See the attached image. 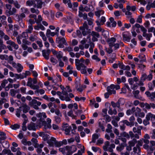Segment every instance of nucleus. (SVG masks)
Here are the masks:
<instances>
[{
	"label": "nucleus",
	"instance_id": "nucleus-50",
	"mask_svg": "<svg viewBox=\"0 0 155 155\" xmlns=\"http://www.w3.org/2000/svg\"><path fill=\"white\" fill-rule=\"evenodd\" d=\"M54 144L56 147H59L62 145V143L61 141H57L56 140Z\"/></svg>",
	"mask_w": 155,
	"mask_h": 155
},
{
	"label": "nucleus",
	"instance_id": "nucleus-19",
	"mask_svg": "<svg viewBox=\"0 0 155 155\" xmlns=\"http://www.w3.org/2000/svg\"><path fill=\"white\" fill-rule=\"evenodd\" d=\"M145 94L148 97H150V99L152 101L154 100L155 97V91L151 93H150L149 91H147L146 92Z\"/></svg>",
	"mask_w": 155,
	"mask_h": 155
},
{
	"label": "nucleus",
	"instance_id": "nucleus-32",
	"mask_svg": "<svg viewBox=\"0 0 155 155\" xmlns=\"http://www.w3.org/2000/svg\"><path fill=\"white\" fill-rule=\"evenodd\" d=\"M120 135L122 137H125L127 139H129L130 138V136L129 134L126 132H123L121 133Z\"/></svg>",
	"mask_w": 155,
	"mask_h": 155
},
{
	"label": "nucleus",
	"instance_id": "nucleus-11",
	"mask_svg": "<svg viewBox=\"0 0 155 155\" xmlns=\"http://www.w3.org/2000/svg\"><path fill=\"white\" fill-rule=\"evenodd\" d=\"M143 147L144 148L147 150L148 154L152 153L154 150V148L151 146H149L148 144H144Z\"/></svg>",
	"mask_w": 155,
	"mask_h": 155
},
{
	"label": "nucleus",
	"instance_id": "nucleus-26",
	"mask_svg": "<svg viewBox=\"0 0 155 155\" xmlns=\"http://www.w3.org/2000/svg\"><path fill=\"white\" fill-rule=\"evenodd\" d=\"M19 92V91L17 89H12L10 90V94L12 96H14Z\"/></svg>",
	"mask_w": 155,
	"mask_h": 155
},
{
	"label": "nucleus",
	"instance_id": "nucleus-40",
	"mask_svg": "<svg viewBox=\"0 0 155 155\" xmlns=\"http://www.w3.org/2000/svg\"><path fill=\"white\" fill-rule=\"evenodd\" d=\"M31 141L33 143V145L35 147H37V146L39 145L37 143L38 141L36 139L33 138L32 139Z\"/></svg>",
	"mask_w": 155,
	"mask_h": 155
},
{
	"label": "nucleus",
	"instance_id": "nucleus-7",
	"mask_svg": "<svg viewBox=\"0 0 155 155\" xmlns=\"http://www.w3.org/2000/svg\"><path fill=\"white\" fill-rule=\"evenodd\" d=\"M91 35L92 36V41L94 42L98 41L97 38L100 37V34L97 32L92 31Z\"/></svg>",
	"mask_w": 155,
	"mask_h": 155
},
{
	"label": "nucleus",
	"instance_id": "nucleus-10",
	"mask_svg": "<svg viewBox=\"0 0 155 155\" xmlns=\"http://www.w3.org/2000/svg\"><path fill=\"white\" fill-rule=\"evenodd\" d=\"M36 2H35L34 7L37 8H41L42 7V2L41 0H35Z\"/></svg>",
	"mask_w": 155,
	"mask_h": 155
},
{
	"label": "nucleus",
	"instance_id": "nucleus-20",
	"mask_svg": "<svg viewBox=\"0 0 155 155\" xmlns=\"http://www.w3.org/2000/svg\"><path fill=\"white\" fill-rule=\"evenodd\" d=\"M115 88L116 90H118L120 88H107V92L109 93V94H115L116 93V91L114 89Z\"/></svg>",
	"mask_w": 155,
	"mask_h": 155
},
{
	"label": "nucleus",
	"instance_id": "nucleus-28",
	"mask_svg": "<svg viewBox=\"0 0 155 155\" xmlns=\"http://www.w3.org/2000/svg\"><path fill=\"white\" fill-rule=\"evenodd\" d=\"M69 148L71 154H72L73 153L76 151L77 150L76 147L74 145L69 146Z\"/></svg>",
	"mask_w": 155,
	"mask_h": 155
},
{
	"label": "nucleus",
	"instance_id": "nucleus-9",
	"mask_svg": "<svg viewBox=\"0 0 155 155\" xmlns=\"http://www.w3.org/2000/svg\"><path fill=\"white\" fill-rule=\"evenodd\" d=\"M140 148L137 147H134L133 151L131 153V155H140Z\"/></svg>",
	"mask_w": 155,
	"mask_h": 155
},
{
	"label": "nucleus",
	"instance_id": "nucleus-6",
	"mask_svg": "<svg viewBox=\"0 0 155 155\" xmlns=\"http://www.w3.org/2000/svg\"><path fill=\"white\" fill-rule=\"evenodd\" d=\"M27 128L29 130L35 131L37 128V125L35 123L31 122L28 125Z\"/></svg>",
	"mask_w": 155,
	"mask_h": 155
},
{
	"label": "nucleus",
	"instance_id": "nucleus-17",
	"mask_svg": "<svg viewBox=\"0 0 155 155\" xmlns=\"http://www.w3.org/2000/svg\"><path fill=\"white\" fill-rule=\"evenodd\" d=\"M16 17V20L17 21H23L22 19L23 18L25 17V14H24L23 13H21L20 15L16 14L15 15Z\"/></svg>",
	"mask_w": 155,
	"mask_h": 155
},
{
	"label": "nucleus",
	"instance_id": "nucleus-3",
	"mask_svg": "<svg viewBox=\"0 0 155 155\" xmlns=\"http://www.w3.org/2000/svg\"><path fill=\"white\" fill-rule=\"evenodd\" d=\"M36 116L39 118V122L38 124V126L41 127L42 126V124L44 121V119L46 118L47 116L46 114L44 112L39 113L36 114Z\"/></svg>",
	"mask_w": 155,
	"mask_h": 155
},
{
	"label": "nucleus",
	"instance_id": "nucleus-53",
	"mask_svg": "<svg viewBox=\"0 0 155 155\" xmlns=\"http://www.w3.org/2000/svg\"><path fill=\"white\" fill-rule=\"evenodd\" d=\"M152 114L151 113H148L146 116V119H147L148 120H150L151 119V120L152 119Z\"/></svg>",
	"mask_w": 155,
	"mask_h": 155
},
{
	"label": "nucleus",
	"instance_id": "nucleus-31",
	"mask_svg": "<svg viewBox=\"0 0 155 155\" xmlns=\"http://www.w3.org/2000/svg\"><path fill=\"white\" fill-rule=\"evenodd\" d=\"M21 10L22 12L21 13H24V14H28L29 13V12L28 9L26 8L22 7L21 8Z\"/></svg>",
	"mask_w": 155,
	"mask_h": 155
},
{
	"label": "nucleus",
	"instance_id": "nucleus-46",
	"mask_svg": "<svg viewBox=\"0 0 155 155\" xmlns=\"http://www.w3.org/2000/svg\"><path fill=\"white\" fill-rule=\"evenodd\" d=\"M19 125L15 124L13 125H11L10 127L12 129L16 130L17 129L19 128Z\"/></svg>",
	"mask_w": 155,
	"mask_h": 155
},
{
	"label": "nucleus",
	"instance_id": "nucleus-41",
	"mask_svg": "<svg viewBox=\"0 0 155 155\" xmlns=\"http://www.w3.org/2000/svg\"><path fill=\"white\" fill-rule=\"evenodd\" d=\"M31 12L32 13H35L36 14H38L39 13V11L38 9H35L34 8H32L30 9Z\"/></svg>",
	"mask_w": 155,
	"mask_h": 155
},
{
	"label": "nucleus",
	"instance_id": "nucleus-45",
	"mask_svg": "<svg viewBox=\"0 0 155 155\" xmlns=\"http://www.w3.org/2000/svg\"><path fill=\"white\" fill-rule=\"evenodd\" d=\"M35 1L33 0L28 1L26 2V5L29 6H31L32 5H34Z\"/></svg>",
	"mask_w": 155,
	"mask_h": 155
},
{
	"label": "nucleus",
	"instance_id": "nucleus-49",
	"mask_svg": "<svg viewBox=\"0 0 155 155\" xmlns=\"http://www.w3.org/2000/svg\"><path fill=\"white\" fill-rule=\"evenodd\" d=\"M39 34L40 36L42 37L43 40L45 41H46L47 40V38L44 33L42 31H40L39 32Z\"/></svg>",
	"mask_w": 155,
	"mask_h": 155
},
{
	"label": "nucleus",
	"instance_id": "nucleus-35",
	"mask_svg": "<svg viewBox=\"0 0 155 155\" xmlns=\"http://www.w3.org/2000/svg\"><path fill=\"white\" fill-rule=\"evenodd\" d=\"M88 26L87 25V22L85 21L84 23L83 26L80 27V29H84L88 30Z\"/></svg>",
	"mask_w": 155,
	"mask_h": 155
},
{
	"label": "nucleus",
	"instance_id": "nucleus-38",
	"mask_svg": "<svg viewBox=\"0 0 155 155\" xmlns=\"http://www.w3.org/2000/svg\"><path fill=\"white\" fill-rule=\"evenodd\" d=\"M42 20V18L41 15H38V18H36L35 21L37 24H39Z\"/></svg>",
	"mask_w": 155,
	"mask_h": 155
},
{
	"label": "nucleus",
	"instance_id": "nucleus-13",
	"mask_svg": "<svg viewBox=\"0 0 155 155\" xmlns=\"http://www.w3.org/2000/svg\"><path fill=\"white\" fill-rule=\"evenodd\" d=\"M118 65L120 68L124 70L129 71L130 70V67L128 65L125 66L122 63H119Z\"/></svg>",
	"mask_w": 155,
	"mask_h": 155
},
{
	"label": "nucleus",
	"instance_id": "nucleus-27",
	"mask_svg": "<svg viewBox=\"0 0 155 155\" xmlns=\"http://www.w3.org/2000/svg\"><path fill=\"white\" fill-rule=\"evenodd\" d=\"M143 36L144 37H146V39L148 41L150 40V38L152 36V34L151 33L147 34L146 32L143 33Z\"/></svg>",
	"mask_w": 155,
	"mask_h": 155
},
{
	"label": "nucleus",
	"instance_id": "nucleus-5",
	"mask_svg": "<svg viewBox=\"0 0 155 155\" xmlns=\"http://www.w3.org/2000/svg\"><path fill=\"white\" fill-rule=\"evenodd\" d=\"M46 122L44 120L43 121V123L42 124V126H44V130H46L48 128H51V120L49 118H47V119Z\"/></svg>",
	"mask_w": 155,
	"mask_h": 155
},
{
	"label": "nucleus",
	"instance_id": "nucleus-16",
	"mask_svg": "<svg viewBox=\"0 0 155 155\" xmlns=\"http://www.w3.org/2000/svg\"><path fill=\"white\" fill-rule=\"evenodd\" d=\"M142 129V127L141 126H139L137 128L134 127L133 129V130L134 133H137L139 134L140 135H141V130Z\"/></svg>",
	"mask_w": 155,
	"mask_h": 155
},
{
	"label": "nucleus",
	"instance_id": "nucleus-14",
	"mask_svg": "<svg viewBox=\"0 0 155 155\" xmlns=\"http://www.w3.org/2000/svg\"><path fill=\"white\" fill-rule=\"evenodd\" d=\"M56 140V139L53 137H51L50 139L48 140L47 143L49 144V146L52 147L54 146Z\"/></svg>",
	"mask_w": 155,
	"mask_h": 155
},
{
	"label": "nucleus",
	"instance_id": "nucleus-52",
	"mask_svg": "<svg viewBox=\"0 0 155 155\" xmlns=\"http://www.w3.org/2000/svg\"><path fill=\"white\" fill-rule=\"evenodd\" d=\"M65 154L66 153H71V152L69 148V146H67L65 147Z\"/></svg>",
	"mask_w": 155,
	"mask_h": 155
},
{
	"label": "nucleus",
	"instance_id": "nucleus-18",
	"mask_svg": "<svg viewBox=\"0 0 155 155\" xmlns=\"http://www.w3.org/2000/svg\"><path fill=\"white\" fill-rule=\"evenodd\" d=\"M56 40L58 41V43H63L66 45H68V44L66 42V40L64 38L59 37L57 38Z\"/></svg>",
	"mask_w": 155,
	"mask_h": 155
},
{
	"label": "nucleus",
	"instance_id": "nucleus-8",
	"mask_svg": "<svg viewBox=\"0 0 155 155\" xmlns=\"http://www.w3.org/2000/svg\"><path fill=\"white\" fill-rule=\"evenodd\" d=\"M21 105L19 108H23V112L24 113H26L30 109L29 107L25 103H22Z\"/></svg>",
	"mask_w": 155,
	"mask_h": 155
},
{
	"label": "nucleus",
	"instance_id": "nucleus-33",
	"mask_svg": "<svg viewBox=\"0 0 155 155\" xmlns=\"http://www.w3.org/2000/svg\"><path fill=\"white\" fill-rule=\"evenodd\" d=\"M98 135L97 134H93L92 136V140L90 142V143L91 142H93L94 143H95L96 140L98 138Z\"/></svg>",
	"mask_w": 155,
	"mask_h": 155
},
{
	"label": "nucleus",
	"instance_id": "nucleus-36",
	"mask_svg": "<svg viewBox=\"0 0 155 155\" xmlns=\"http://www.w3.org/2000/svg\"><path fill=\"white\" fill-rule=\"evenodd\" d=\"M71 129V126L67 127V128L65 129L64 130L65 131V134L66 135H69Z\"/></svg>",
	"mask_w": 155,
	"mask_h": 155
},
{
	"label": "nucleus",
	"instance_id": "nucleus-24",
	"mask_svg": "<svg viewBox=\"0 0 155 155\" xmlns=\"http://www.w3.org/2000/svg\"><path fill=\"white\" fill-rule=\"evenodd\" d=\"M37 147H35L37 148V152L38 153V154L40 153L42 151L41 148L43 147L44 145L43 144H39L37 146Z\"/></svg>",
	"mask_w": 155,
	"mask_h": 155
},
{
	"label": "nucleus",
	"instance_id": "nucleus-48",
	"mask_svg": "<svg viewBox=\"0 0 155 155\" xmlns=\"http://www.w3.org/2000/svg\"><path fill=\"white\" fill-rule=\"evenodd\" d=\"M62 52L60 51L58 52L57 54L56 55V57L58 59V60H61V58H62Z\"/></svg>",
	"mask_w": 155,
	"mask_h": 155
},
{
	"label": "nucleus",
	"instance_id": "nucleus-61",
	"mask_svg": "<svg viewBox=\"0 0 155 155\" xmlns=\"http://www.w3.org/2000/svg\"><path fill=\"white\" fill-rule=\"evenodd\" d=\"M68 116L72 117L73 118H74L76 117L73 115V112L71 110L68 113Z\"/></svg>",
	"mask_w": 155,
	"mask_h": 155
},
{
	"label": "nucleus",
	"instance_id": "nucleus-43",
	"mask_svg": "<svg viewBox=\"0 0 155 155\" xmlns=\"http://www.w3.org/2000/svg\"><path fill=\"white\" fill-rule=\"evenodd\" d=\"M33 29V28L32 25H29L28 26V28L26 30V31L27 32V33H31Z\"/></svg>",
	"mask_w": 155,
	"mask_h": 155
},
{
	"label": "nucleus",
	"instance_id": "nucleus-21",
	"mask_svg": "<svg viewBox=\"0 0 155 155\" xmlns=\"http://www.w3.org/2000/svg\"><path fill=\"white\" fill-rule=\"evenodd\" d=\"M62 93L63 95H66L68 92L71 91V90L70 88H62Z\"/></svg>",
	"mask_w": 155,
	"mask_h": 155
},
{
	"label": "nucleus",
	"instance_id": "nucleus-51",
	"mask_svg": "<svg viewBox=\"0 0 155 155\" xmlns=\"http://www.w3.org/2000/svg\"><path fill=\"white\" fill-rule=\"evenodd\" d=\"M28 33H27L26 31L25 32H24L22 33L21 35L20 36H21V38H24V39H26L28 37Z\"/></svg>",
	"mask_w": 155,
	"mask_h": 155
},
{
	"label": "nucleus",
	"instance_id": "nucleus-2",
	"mask_svg": "<svg viewBox=\"0 0 155 155\" xmlns=\"http://www.w3.org/2000/svg\"><path fill=\"white\" fill-rule=\"evenodd\" d=\"M84 60L83 58H82L80 59H76L75 60V64L76 69L78 71L81 70V67H85V65L83 63Z\"/></svg>",
	"mask_w": 155,
	"mask_h": 155
},
{
	"label": "nucleus",
	"instance_id": "nucleus-29",
	"mask_svg": "<svg viewBox=\"0 0 155 155\" xmlns=\"http://www.w3.org/2000/svg\"><path fill=\"white\" fill-rule=\"evenodd\" d=\"M123 37L124 41L127 42H129L130 41V38L127 35L123 34Z\"/></svg>",
	"mask_w": 155,
	"mask_h": 155
},
{
	"label": "nucleus",
	"instance_id": "nucleus-25",
	"mask_svg": "<svg viewBox=\"0 0 155 155\" xmlns=\"http://www.w3.org/2000/svg\"><path fill=\"white\" fill-rule=\"evenodd\" d=\"M16 68L17 71L18 73H20L22 71L23 69V67L21 64L19 63H18Z\"/></svg>",
	"mask_w": 155,
	"mask_h": 155
},
{
	"label": "nucleus",
	"instance_id": "nucleus-63",
	"mask_svg": "<svg viewBox=\"0 0 155 155\" xmlns=\"http://www.w3.org/2000/svg\"><path fill=\"white\" fill-rule=\"evenodd\" d=\"M78 43V41L75 39L72 40L71 41V45L73 46L77 45Z\"/></svg>",
	"mask_w": 155,
	"mask_h": 155
},
{
	"label": "nucleus",
	"instance_id": "nucleus-62",
	"mask_svg": "<svg viewBox=\"0 0 155 155\" xmlns=\"http://www.w3.org/2000/svg\"><path fill=\"white\" fill-rule=\"evenodd\" d=\"M124 146L121 145L117 147L116 148V149L118 151H121L124 149Z\"/></svg>",
	"mask_w": 155,
	"mask_h": 155
},
{
	"label": "nucleus",
	"instance_id": "nucleus-12",
	"mask_svg": "<svg viewBox=\"0 0 155 155\" xmlns=\"http://www.w3.org/2000/svg\"><path fill=\"white\" fill-rule=\"evenodd\" d=\"M6 43L7 45H9L12 46L15 50H17L18 48V45L17 44H16L14 42L11 41H6Z\"/></svg>",
	"mask_w": 155,
	"mask_h": 155
},
{
	"label": "nucleus",
	"instance_id": "nucleus-22",
	"mask_svg": "<svg viewBox=\"0 0 155 155\" xmlns=\"http://www.w3.org/2000/svg\"><path fill=\"white\" fill-rule=\"evenodd\" d=\"M34 89L35 90V93L38 94L40 93L41 94H43L45 93V91L42 89H39L38 88H34Z\"/></svg>",
	"mask_w": 155,
	"mask_h": 155
},
{
	"label": "nucleus",
	"instance_id": "nucleus-58",
	"mask_svg": "<svg viewBox=\"0 0 155 155\" xmlns=\"http://www.w3.org/2000/svg\"><path fill=\"white\" fill-rule=\"evenodd\" d=\"M113 57L111 59L109 60V62L110 63H112L114 61L116 58V55L115 54L113 53L112 54Z\"/></svg>",
	"mask_w": 155,
	"mask_h": 155
},
{
	"label": "nucleus",
	"instance_id": "nucleus-30",
	"mask_svg": "<svg viewBox=\"0 0 155 155\" xmlns=\"http://www.w3.org/2000/svg\"><path fill=\"white\" fill-rule=\"evenodd\" d=\"M137 143V140L135 139H133L132 140L128 142L129 144L131 146H134L135 144Z\"/></svg>",
	"mask_w": 155,
	"mask_h": 155
},
{
	"label": "nucleus",
	"instance_id": "nucleus-47",
	"mask_svg": "<svg viewBox=\"0 0 155 155\" xmlns=\"http://www.w3.org/2000/svg\"><path fill=\"white\" fill-rule=\"evenodd\" d=\"M63 50L65 52L68 51L70 52L73 51V49L71 47L68 46L64 49Z\"/></svg>",
	"mask_w": 155,
	"mask_h": 155
},
{
	"label": "nucleus",
	"instance_id": "nucleus-23",
	"mask_svg": "<svg viewBox=\"0 0 155 155\" xmlns=\"http://www.w3.org/2000/svg\"><path fill=\"white\" fill-rule=\"evenodd\" d=\"M120 100L117 102L116 103L114 102V101H111V105L114 108L117 107L119 108L120 107V103L119 102Z\"/></svg>",
	"mask_w": 155,
	"mask_h": 155
},
{
	"label": "nucleus",
	"instance_id": "nucleus-4",
	"mask_svg": "<svg viewBox=\"0 0 155 155\" xmlns=\"http://www.w3.org/2000/svg\"><path fill=\"white\" fill-rule=\"evenodd\" d=\"M28 104L35 109L38 110L39 108L38 106H40L41 104V103L36 100L33 99L29 102Z\"/></svg>",
	"mask_w": 155,
	"mask_h": 155
},
{
	"label": "nucleus",
	"instance_id": "nucleus-39",
	"mask_svg": "<svg viewBox=\"0 0 155 155\" xmlns=\"http://www.w3.org/2000/svg\"><path fill=\"white\" fill-rule=\"evenodd\" d=\"M81 31L82 34L84 36H85L87 35V34L91 33V30L89 29L87 32L85 31V29H80Z\"/></svg>",
	"mask_w": 155,
	"mask_h": 155
},
{
	"label": "nucleus",
	"instance_id": "nucleus-57",
	"mask_svg": "<svg viewBox=\"0 0 155 155\" xmlns=\"http://www.w3.org/2000/svg\"><path fill=\"white\" fill-rule=\"evenodd\" d=\"M32 80L31 78H29L28 79V81L27 84V86L31 87L32 86Z\"/></svg>",
	"mask_w": 155,
	"mask_h": 155
},
{
	"label": "nucleus",
	"instance_id": "nucleus-64",
	"mask_svg": "<svg viewBox=\"0 0 155 155\" xmlns=\"http://www.w3.org/2000/svg\"><path fill=\"white\" fill-rule=\"evenodd\" d=\"M50 60L51 62L54 63V64H55L58 63L57 60L55 58L53 57H51L50 59Z\"/></svg>",
	"mask_w": 155,
	"mask_h": 155
},
{
	"label": "nucleus",
	"instance_id": "nucleus-60",
	"mask_svg": "<svg viewBox=\"0 0 155 155\" xmlns=\"http://www.w3.org/2000/svg\"><path fill=\"white\" fill-rule=\"evenodd\" d=\"M151 138L153 139H155V129H153L152 132L150 133Z\"/></svg>",
	"mask_w": 155,
	"mask_h": 155
},
{
	"label": "nucleus",
	"instance_id": "nucleus-54",
	"mask_svg": "<svg viewBox=\"0 0 155 155\" xmlns=\"http://www.w3.org/2000/svg\"><path fill=\"white\" fill-rule=\"evenodd\" d=\"M17 12L16 9L14 7L12 8V10H10V15H15Z\"/></svg>",
	"mask_w": 155,
	"mask_h": 155
},
{
	"label": "nucleus",
	"instance_id": "nucleus-55",
	"mask_svg": "<svg viewBox=\"0 0 155 155\" xmlns=\"http://www.w3.org/2000/svg\"><path fill=\"white\" fill-rule=\"evenodd\" d=\"M141 110L139 108L137 107L136 108V110L135 111V115L137 116L138 117V115L141 112Z\"/></svg>",
	"mask_w": 155,
	"mask_h": 155
},
{
	"label": "nucleus",
	"instance_id": "nucleus-56",
	"mask_svg": "<svg viewBox=\"0 0 155 155\" xmlns=\"http://www.w3.org/2000/svg\"><path fill=\"white\" fill-rule=\"evenodd\" d=\"M87 67L85 65V67H81V68H82L81 69V73L83 74H86L87 73V71L86 68Z\"/></svg>",
	"mask_w": 155,
	"mask_h": 155
},
{
	"label": "nucleus",
	"instance_id": "nucleus-42",
	"mask_svg": "<svg viewBox=\"0 0 155 155\" xmlns=\"http://www.w3.org/2000/svg\"><path fill=\"white\" fill-rule=\"evenodd\" d=\"M143 139H140V140H138L137 141V144L136 145L135 147H140V146H142L143 145Z\"/></svg>",
	"mask_w": 155,
	"mask_h": 155
},
{
	"label": "nucleus",
	"instance_id": "nucleus-37",
	"mask_svg": "<svg viewBox=\"0 0 155 155\" xmlns=\"http://www.w3.org/2000/svg\"><path fill=\"white\" fill-rule=\"evenodd\" d=\"M105 145L103 147L104 150L105 151H107V149L109 147L110 143L109 141H107L105 142Z\"/></svg>",
	"mask_w": 155,
	"mask_h": 155
},
{
	"label": "nucleus",
	"instance_id": "nucleus-44",
	"mask_svg": "<svg viewBox=\"0 0 155 155\" xmlns=\"http://www.w3.org/2000/svg\"><path fill=\"white\" fill-rule=\"evenodd\" d=\"M86 99V98L85 97H76L75 98V100L76 101H84Z\"/></svg>",
	"mask_w": 155,
	"mask_h": 155
},
{
	"label": "nucleus",
	"instance_id": "nucleus-59",
	"mask_svg": "<svg viewBox=\"0 0 155 155\" xmlns=\"http://www.w3.org/2000/svg\"><path fill=\"white\" fill-rule=\"evenodd\" d=\"M92 150L94 152H97V151L99 150L100 153H101V151L99 148L97 147H92Z\"/></svg>",
	"mask_w": 155,
	"mask_h": 155
},
{
	"label": "nucleus",
	"instance_id": "nucleus-34",
	"mask_svg": "<svg viewBox=\"0 0 155 155\" xmlns=\"http://www.w3.org/2000/svg\"><path fill=\"white\" fill-rule=\"evenodd\" d=\"M112 127L110 124H108L107 125V128L106 129V131L108 133H110L112 131Z\"/></svg>",
	"mask_w": 155,
	"mask_h": 155
},
{
	"label": "nucleus",
	"instance_id": "nucleus-15",
	"mask_svg": "<svg viewBox=\"0 0 155 155\" xmlns=\"http://www.w3.org/2000/svg\"><path fill=\"white\" fill-rule=\"evenodd\" d=\"M50 50L48 49L47 51L43 50L42 51V55L43 56L45 59L48 60L49 59V56L50 53Z\"/></svg>",
	"mask_w": 155,
	"mask_h": 155
},
{
	"label": "nucleus",
	"instance_id": "nucleus-1",
	"mask_svg": "<svg viewBox=\"0 0 155 155\" xmlns=\"http://www.w3.org/2000/svg\"><path fill=\"white\" fill-rule=\"evenodd\" d=\"M107 42L108 43L109 46L110 47H114L115 49L118 48L119 47V44H115L114 42L116 41V39L114 38H107Z\"/></svg>",
	"mask_w": 155,
	"mask_h": 155
}]
</instances>
